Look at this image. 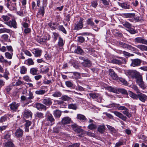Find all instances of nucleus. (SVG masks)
I'll return each mask as SVG.
<instances>
[{"label":"nucleus","mask_w":147,"mask_h":147,"mask_svg":"<svg viewBox=\"0 0 147 147\" xmlns=\"http://www.w3.org/2000/svg\"><path fill=\"white\" fill-rule=\"evenodd\" d=\"M83 52V50L79 46L75 50V52L78 54H82Z\"/></svg>","instance_id":"nucleus-43"},{"label":"nucleus","mask_w":147,"mask_h":147,"mask_svg":"<svg viewBox=\"0 0 147 147\" xmlns=\"http://www.w3.org/2000/svg\"><path fill=\"white\" fill-rule=\"evenodd\" d=\"M28 96L27 97V101H28L29 104L32 102V100L33 99L34 96L33 93L30 91L29 92Z\"/></svg>","instance_id":"nucleus-22"},{"label":"nucleus","mask_w":147,"mask_h":147,"mask_svg":"<svg viewBox=\"0 0 147 147\" xmlns=\"http://www.w3.org/2000/svg\"><path fill=\"white\" fill-rule=\"evenodd\" d=\"M135 42L138 43L144 44L147 45V40H145L142 37H138L134 39Z\"/></svg>","instance_id":"nucleus-13"},{"label":"nucleus","mask_w":147,"mask_h":147,"mask_svg":"<svg viewBox=\"0 0 147 147\" xmlns=\"http://www.w3.org/2000/svg\"><path fill=\"white\" fill-rule=\"evenodd\" d=\"M38 71L37 68H32L30 69V73L33 75H36L37 74Z\"/></svg>","instance_id":"nucleus-26"},{"label":"nucleus","mask_w":147,"mask_h":147,"mask_svg":"<svg viewBox=\"0 0 147 147\" xmlns=\"http://www.w3.org/2000/svg\"><path fill=\"white\" fill-rule=\"evenodd\" d=\"M71 119L69 117H65L61 120V123L63 125L67 124L70 122Z\"/></svg>","instance_id":"nucleus-20"},{"label":"nucleus","mask_w":147,"mask_h":147,"mask_svg":"<svg viewBox=\"0 0 147 147\" xmlns=\"http://www.w3.org/2000/svg\"><path fill=\"white\" fill-rule=\"evenodd\" d=\"M48 91L47 87L43 86L42 87V89L40 90H37L35 91V93L37 95H43Z\"/></svg>","instance_id":"nucleus-8"},{"label":"nucleus","mask_w":147,"mask_h":147,"mask_svg":"<svg viewBox=\"0 0 147 147\" xmlns=\"http://www.w3.org/2000/svg\"><path fill=\"white\" fill-rule=\"evenodd\" d=\"M42 51L38 49H34L33 50V53L36 57H39L41 56Z\"/></svg>","instance_id":"nucleus-16"},{"label":"nucleus","mask_w":147,"mask_h":147,"mask_svg":"<svg viewBox=\"0 0 147 147\" xmlns=\"http://www.w3.org/2000/svg\"><path fill=\"white\" fill-rule=\"evenodd\" d=\"M9 0H7L6 1L7 3L5 5L10 10H16V3H9Z\"/></svg>","instance_id":"nucleus-6"},{"label":"nucleus","mask_w":147,"mask_h":147,"mask_svg":"<svg viewBox=\"0 0 147 147\" xmlns=\"http://www.w3.org/2000/svg\"><path fill=\"white\" fill-rule=\"evenodd\" d=\"M23 79L25 81L28 82H32V80L30 79V77L27 76L26 75L23 77Z\"/></svg>","instance_id":"nucleus-53"},{"label":"nucleus","mask_w":147,"mask_h":147,"mask_svg":"<svg viewBox=\"0 0 147 147\" xmlns=\"http://www.w3.org/2000/svg\"><path fill=\"white\" fill-rule=\"evenodd\" d=\"M47 113L48 114L47 115L46 120L45 121V124L47 126H52L55 123V119L52 115L49 113V111H47Z\"/></svg>","instance_id":"nucleus-1"},{"label":"nucleus","mask_w":147,"mask_h":147,"mask_svg":"<svg viewBox=\"0 0 147 147\" xmlns=\"http://www.w3.org/2000/svg\"><path fill=\"white\" fill-rule=\"evenodd\" d=\"M50 38V36L49 35H48L46 38H40L39 39L40 40H38V41L39 42H44L46 40H49Z\"/></svg>","instance_id":"nucleus-40"},{"label":"nucleus","mask_w":147,"mask_h":147,"mask_svg":"<svg viewBox=\"0 0 147 147\" xmlns=\"http://www.w3.org/2000/svg\"><path fill=\"white\" fill-rule=\"evenodd\" d=\"M5 23L10 27H13L14 28H17L16 23L15 20H12Z\"/></svg>","instance_id":"nucleus-18"},{"label":"nucleus","mask_w":147,"mask_h":147,"mask_svg":"<svg viewBox=\"0 0 147 147\" xmlns=\"http://www.w3.org/2000/svg\"><path fill=\"white\" fill-rule=\"evenodd\" d=\"M138 99L142 102H144L147 100V96L144 94L139 92L138 94Z\"/></svg>","instance_id":"nucleus-10"},{"label":"nucleus","mask_w":147,"mask_h":147,"mask_svg":"<svg viewBox=\"0 0 147 147\" xmlns=\"http://www.w3.org/2000/svg\"><path fill=\"white\" fill-rule=\"evenodd\" d=\"M111 62L113 63L120 65L122 63V61L116 59H113L111 60Z\"/></svg>","instance_id":"nucleus-28"},{"label":"nucleus","mask_w":147,"mask_h":147,"mask_svg":"<svg viewBox=\"0 0 147 147\" xmlns=\"http://www.w3.org/2000/svg\"><path fill=\"white\" fill-rule=\"evenodd\" d=\"M133 18L131 19H129V20L131 22H138L140 21V17L139 16H135V15L133 17Z\"/></svg>","instance_id":"nucleus-34"},{"label":"nucleus","mask_w":147,"mask_h":147,"mask_svg":"<svg viewBox=\"0 0 147 147\" xmlns=\"http://www.w3.org/2000/svg\"><path fill=\"white\" fill-rule=\"evenodd\" d=\"M36 107L38 110H42V109L46 111L47 109L46 106L40 103H37L36 104Z\"/></svg>","instance_id":"nucleus-19"},{"label":"nucleus","mask_w":147,"mask_h":147,"mask_svg":"<svg viewBox=\"0 0 147 147\" xmlns=\"http://www.w3.org/2000/svg\"><path fill=\"white\" fill-rule=\"evenodd\" d=\"M2 33H9L10 32L11 30L6 28H1Z\"/></svg>","instance_id":"nucleus-63"},{"label":"nucleus","mask_w":147,"mask_h":147,"mask_svg":"<svg viewBox=\"0 0 147 147\" xmlns=\"http://www.w3.org/2000/svg\"><path fill=\"white\" fill-rule=\"evenodd\" d=\"M19 106V104L16 103V102H13L9 105L11 110L13 111H16L17 110Z\"/></svg>","instance_id":"nucleus-9"},{"label":"nucleus","mask_w":147,"mask_h":147,"mask_svg":"<svg viewBox=\"0 0 147 147\" xmlns=\"http://www.w3.org/2000/svg\"><path fill=\"white\" fill-rule=\"evenodd\" d=\"M109 75L114 80H117L118 79V76L116 74L113 69H109Z\"/></svg>","instance_id":"nucleus-11"},{"label":"nucleus","mask_w":147,"mask_h":147,"mask_svg":"<svg viewBox=\"0 0 147 147\" xmlns=\"http://www.w3.org/2000/svg\"><path fill=\"white\" fill-rule=\"evenodd\" d=\"M83 65L85 67H89L91 65V63L90 61L87 59L82 63Z\"/></svg>","instance_id":"nucleus-27"},{"label":"nucleus","mask_w":147,"mask_h":147,"mask_svg":"<svg viewBox=\"0 0 147 147\" xmlns=\"http://www.w3.org/2000/svg\"><path fill=\"white\" fill-rule=\"evenodd\" d=\"M53 114L55 118H59L61 115V112L60 111L56 110L53 111Z\"/></svg>","instance_id":"nucleus-23"},{"label":"nucleus","mask_w":147,"mask_h":147,"mask_svg":"<svg viewBox=\"0 0 147 147\" xmlns=\"http://www.w3.org/2000/svg\"><path fill=\"white\" fill-rule=\"evenodd\" d=\"M125 74L129 77L136 79L140 74V73L136 70H127L125 71Z\"/></svg>","instance_id":"nucleus-2"},{"label":"nucleus","mask_w":147,"mask_h":147,"mask_svg":"<svg viewBox=\"0 0 147 147\" xmlns=\"http://www.w3.org/2000/svg\"><path fill=\"white\" fill-rule=\"evenodd\" d=\"M86 22L88 25H90L92 26L94 25V23L93 22L92 19L91 18L88 19L87 20Z\"/></svg>","instance_id":"nucleus-45"},{"label":"nucleus","mask_w":147,"mask_h":147,"mask_svg":"<svg viewBox=\"0 0 147 147\" xmlns=\"http://www.w3.org/2000/svg\"><path fill=\"white\" fill-rule=\"evenodd\" d=\"M68 108L69 109L76 110L77 108V107L76 104H71L69 105Z\"/></svg>","instance_id":"nucleus-50"},{"label":"nucleus","mask_w":147,"mask_h":147,"mask_svg":"<svg viewBox=\"0 0 147 147\" xmlns=\"http://www.w3.org/2000/svg\"><path fill=\"white\" fill-rule=\"evenodd\" d=\"M136 82L142 88L144 89L146 86L143 81L142 76L140 74L136 78Z\"/></svg>","instance_id":"nucleus-5"},{"label":"nucleus","mask_w":147,"mask_h":147,"mask_svg":"<svg viewBox=\"0 0 147 147\" xmlns=\"http://www.w3.org/2000/svg\"><path fill=\"white\" fill-rule=\"evenodd\" d=\"M131 63L130 66L133 67L140 66L141 63V60L139 59H131Z\"/></svg>","instance_id":"nucleus-7"},{"label":"nucleus","mask_w":147,"mask_h":147,"mask_svg":"<svg viewBox=\"0 0 147 147\" xmlns=\"http://www.w3.org/2000/svg\"><path fill=\"white\" fill-rule=\"evenodd\" d=\"M120 81L125 85H127L128 84L127 82L124 79L120 78L119 79Z\"/></svg>","instance_id":"nucleus-56"},{"label":"nucleus","mask_w":147,"mask_h":147,"mask_svg":"<svg viewBox=\"0 0 147 147\" xmlns=\"http://www.w3.org/2000/svg\"><path fill=\"white\" fill-rule=\"evenodd\" d=\"M24 64L28 65H33L34 64V62L31 58H29L24 61Z\"/></svg>","instance_id":"nucleus-24"},{"label":"nucleus","mask_w":147,"mask_h":147,"mask_svg":"<svg viewBox=\"0 0 147 147\" xmlns=\"http://www.w3.org/2000/svg\"><path fill=\"white\" fill-rule=\"evenodd\" d=\"M105 106L108 108H113L115 107L119 110H125V109H127V108L125 107L121 106L119 104L115 103H113L108 105Z\"/></svg>","instance_id":"nucleus-4"},{"label":"nucleus","mask_w":147,"mask_h":147,"mask_svg":"<svg viewBox=\"0 0 147 147\" xmlns=\"http://www.w3.org/2000/svg\"><path fill=\"white\" fill-rule=\"evenodd\" d=\"M105 127L104 125H99L97 128V131L101 134L105 132Z\"/></svg>","instance_id":"nucleus-25"},{"label":"nucleus","mask_w":147,"mask_h":147,"mask_svg":"<svg viewBox=\"0 0 147 147\" xmlns=\"http://www.w3.org/2000/svg\"><path fill=\"white\" fill-rule=\"evenodd\" d=\"M5 57L9 59H11L12 58L13 55V53H9L8 52H6L5 54Z\"/></svg>","instance_id":"nucleus-41"},{"label":"nucleus","mask_w":147,"mask_h":147,"mask_svg":"<svg viewBox=\"0 0 147 147\" xmlns=\"http://www.w3.org/2000/svg\"><path fill=\"white\" fill-rule=\"evenodd\" d=\"M57 28L58 30L64 33L65 34H66L67 32L63 26L59 25L57 26Z\"/></svg>","instance_id":"nucleus-31"},{"label":"nucleus","mask_w":147,"mask_h":147,"mask_svg":"<svg viewBox=\"0 0 147 147\" xmlns=\"http://www.w3.org/2000/svg\"><path fill=\"white\" fill-rule=\"evenodd\" d=\"M84 134V135L86 134L89 136L92 137H95L96 136V135L94 133L89 131H85Z\"/></svg>","instance_id":"nucleus-42"},{"label":"nucleus","mask_w":147,"mask_h":147,"mask_svg":"<svg viewBox=\"0 0 147 147\" xmlns=\"http://www.w3.org/2000/svg\"><path fill=\"white\" fill-rule=\"evenodd\" d=\"M98 5V3L97 1H94L91 2V5L93 7L96 8Z\"/></svg>","instance_id":"nucleus-64"},{"label":"nucleus","mask_w":147,"mask_h":147,"mask_svg":"<svg viewBox=\"0 0 147 147\" xmlns=\"http://www.w3.org/2000/svg\"><path fill=\"white\" fill-rule=\"evenodd\" d=\"M77 119L82 121H85L86 119V118L84 115L80 114L77 115Z\"/></svg>","instance_id":"nucleus-35"},{"label":"nucleus","mask_w":147,"mask_h":147,"mask_svg":"<svg viewBox=\"0 0 147 147\" xmlns=\"http://www.w3.org/2000/svg\"><path fill=\"white\" fill-rule=\"evenodd\" d=\"M35 117L40 119H42L44 117L43 114L41 112H38L35 115Z\"/></svg>","instance_id":"nucleus-44"},{"label":"nucleus","mask_w":147,"mask_h":147,"mask_svg":"<svg viewBox=\"0 0 147 147\" xmlns=\"http://www.w3.org/2000/svg\"><path fill=\"white\" fill-rule=\"evenodd\" d=\"M15 134L17 138H20L22 137L23 134V131L20 128H18L16 130Z\"/></svg>","instance_id":"nucleus-12"},{"label":"nucleus","mask_w":147,"mask_h":147,"mask_svg":"<svg viewBox=\"0 0 147 147\" xmlns=\"http://www.w3.org/2000/svg\"><path fill=\"white\" fill-rule=\"evenodd\" d=\"M42 103L47 106H50L52 103L51 99L50 98H44L42 100Z\"/></svg>","instance_id":"nucleus-17"},{"label":"nucleus","mask_w":147,"mask_h":147,"mask_svg":"<svg viewBox=\"0 0 147 147\" xmlns=\"http://www.w3.org/2000/svg\"><path fill=\"white\" fill-rule=\"evenodd\" d=\"M122 24L124 26L127 28L128 29L129 28H130L131 26V24L127 22H123L122 23Z\"/></svg>","instance_id":"nucleus-54"},{"label":"nucleus","mask_w":147,"mask_h":147,"mask_svg":"<svg viewBox=\"0 0 147 147\" xmlns=\"http://www.w3.org/2000/svg\"><path fill=\"white\" fill-rule=\"evenodd\" d=\"M121 93L123 94H126L127 93V91L123 89L118 88V93Z\"/></svg>","instance_id":"nucleus-57"},{"label":"nucleus","mask_w":147,"mask_h":147,"mask_svg":"<svg viewBox=\"0 0 147 147\" xmlns=\"http://www.w3.org/2000/svg\"><path fill=\"white\" fill-rule=\"evenodd\" d=\"M65 84L66 86L69 87H72L73 86V84L70 81H67L65 82Z\"/></svg>","instance_id":"nucleus-58"},{"label":"nucleus","mask_w":147,"mask_h":147,"mask_svg":"<svg viewBox=\"0 0 147 147\" xmlns=\"http://www.w3.org/2000/svg\"><path fill=\"white\" fill-rule=\"evenodd\" d=\"M84 20L83 18H80L79 21L76 22L74 24V30H78L82 29L83 26Z\"/></svg>","instance_id":"nucleus-3"},{"label":"nucleus","mask_w":147,"mask_h":147,"mask_svg":"<svg viewBox=\"0 0 147 147\" xmlns=\"http://www.w3.org/2000/svg\"><path fill=\"white\" fill-rule=\"evenodd\" d=\"M90 97L92 98L93 99H96L98 97V94H97L95 93H90L89 94Z\"/></svg>","instance_id":"nucleus-46"},{"label":"nucleus","mask_w":147,"mask_h":147,"mask_svg":"<svg viewBox=\"0 0 147 147\" xmlns=\"http://www.w3.org/2000/svg\"><path fill=\"white\" fill-rule=\"evenodd\" d=\"M59 25V24L56 23H52L50 22L48 24V26L50 27V28L53 29L54 30L56 29L57 28L56 26H57Z\"/></svg>","instance_id":"nucleus-29"},{"label":"nucleus","mask_w":147,"mask_h":147,"mask_svg":"<svg viewBox=\"0 0 147 147\" xmlns=\"http://www.w3.org/2000/svg\"><path fill=\"white\" fill-rule=\"evenodd\" d=\"M108 90L111 92H113L114 93H118V88L112 87L111 86H109L108 88Z\"/></svg>","instance_id":"nucleus-32"},{"label":"nucleus","mask_w":147,"mask_h":147,"mask_svg":"<svg viewBox=\"0 0 147 147\" xmlns=\"http://www.w3.org/2000/svg\"><path fill=\"white\" fill-rule=\"evenodd\" d=\"M53 40L55 41H56L57 39V38L59 37V34L56 32H53Z\"/></svg>","instance_id":"nucleus-61"},{"label":"nucleus","mask_w":147,"mask_h":147,"mask_svg":"<svg viewBox=\"0 0 147 147\" xmlns=\"http://www.w3.org/2000/svg\"><path fill=\"white\" fill-rule=\"evenodd\" d=\"M32 113L30 110H25L24 111L23 115L24 117L31 119L32 118Z\"/></svg>","instance_id":"nucleus-15"},{"label":"nucleus","mask_w":147,"mask_h":147,"mask_svg":"<svg viewBox=\"0 0 147 147\" xmlns=\"http://www.w3.org/2000/svg\"><path fill=\"white\" fill-rule=\"evenodd\" d=\"M121 7L125 9H129V5L127 4L126 3H123L121 4Z\"/></svg>","instance_id":"nucleus-55"},{"label":"nucleus","mask_w":147,"mask_h":147,"mask_svg":"<svg viewBox=\"0 0 147 147\" xmlns=\"http://www.w3.org/2000/svg\"><path fill=\"white\" fill-rule=\"evenodd\" d=\"M113 113L116 116L121 119L122 120L125 121H126L127 117L121 113L117 111H114Z\"/></svg>","instance_id":"nucleus-14"},{"label":"nucleus","mask_w":147,"mask_h":147,"mask_svg":"<svg viewBox=\"0 0 147 147\" xmlns=\"http://www.w3.org/2000/svg\"><path fill=\"white\" fill-rule=\"evenodd\" d=\"M135 15V13H122L121 15V16L123 17L126 18H132Z\"/></svg>","instance_id":"nucleus-21"},{"label":"nucleus","mask_w":147,"mask_h":147,"mask_svg":"<svg viewBox=\"0 0 147 147\" xmlns=\"http://www.w3.org/2000/svg\"><path fill=\"white\" fill-rule=\"evenodd\" d=\"M96 127V126L93 123H91L88 126V128L91 130L95 129Z\"/></svg>","instance_id":"nucleus-47"},{"label":"nucleus","mask_w":147,"mask_h":147,"mask_svg":"<svg viewBox=\"0 0 147 147\" xmlns=\"http://www.w3.org/2000/svg\"><path fill=\"white\" fill-rule=\"evenodd\" d=\"M27 68L24 66H22L20 68V72L21 74H24L26 73Z\"/></svg>","instance_id":"nucleus-36"},{"label":"nucleus","mask_w":147,"mask_h":147,"mask_svg":"<svg viewBox=\"0 0 147 147\" xmlns=\"http://www.w3.org/2000/svg\"><path fill=\"white\" fill-rule=\"evenodd\" d=\"M7 119V117L6 116H4L1 117L0 119V122L1 123L5 122Z\"/></svg>","instance_id":"nucleus-59"},{"label":"nucleus","mask_w":147,"mask_h":147,"mask_svg":"<svg viewBox=\"0 0 147 147\" xmlns=\"http://www.w3.org/2000/svg\"><path fill=\"white\" fill-rule=\"evenodd\" d=\"M21 99L24 101V102L26 104H29L28 101H27V97H26L24 96H22L21 97Z\"/></svg>","instance_id":"nucleus-52"},{"label":"nucleus","mask_w":147,"mask_h":147,"mask_svg":"<svg viewBox=\"0 0 147 147\" xmlns=\"http://www.w3.org/2000/svg\"><path fill=\"white\" fill-rule=\"evenodd\" d=\"M107 127L112 134L115 133L117 131L113 127L108 125H107Z\"/></svg>","instance_id":"nucleus-37"},{"label":"nucleus","mask_w":147,"mask_h":147,"mask_svg":"<svg viewBox=\"0 0 147 147\" xmlns=\"http://www.w3.org/2000/svg\"><path fill=\"white\" fill-rule=\"evenodd\" d=\"M118 44L120 47L123 48H126L127 45L123 42L121 41L119 42Z\"/></svg>","instance_id":"nucleus-62"},{"label":"nucleus","mask_w":147,"mask_h":147,"mask_svg":"<svg viewBox=\"0 0 147 147\" xmlns=\"http://www.w3.org/2000/svg\"><path fill=\"white\" fill-rule=\"evenodd\" d=\"M129 96L134 99H138V94H136L131 92H130L129 93Z\"/></svg>","instance_id":"nucleus-38"},{"label":"nucleus","mask_w":147,"mask_h":147,"mask_svg":"<svg viewBox=\"0 0 147 147\" xmlns=\"http://www.w3.org/2000/svg\"><path fill=\"white\" fill-rule=\"evenodd\" d=\"M45 13V9L44 7H42L40 8L39 10L38 13L37 14L41 15L42 16H43Z\"/></svg>","instance_id":"nucleus-39"},{"label":"nucleus","mask_w":147,"mask_h":147,"mask_svg":"<svg viewBox=\"0 0 147 147\" xmlns=\"http://www.w3.org/2000/svg\"><path fill=\"white\" fill-rule=\"evenodd\" d=\"M136 46L142 51H147V47L146 46L144 45H140Z\"/></svg>","instance_id":"nucleus-30"},{"label":"nucleus","mask_w":147,"mask_h":147,"mask_svg":"<svg viewBox=\"0 0 147 147\" xmlns=\"http://www.w3.org/2000/svg\"><path fill=\"white\" fill-rule=\"evenodd\" d=\"M127 31L131 34H134L136 32V31L133 28H129Z\"/></svg>","instance_id":"nucleus-60"},{"label":"nucleus","mask_w":147,"mask_h":147,"mask_svg":"<svg viewBox=\"0 0 147 147\" xmlns=\"http://www.w3.org/2000/svg\"><path fill=\"white\" fill-rule=\"evenodd\" d=\"M74 131L77 133H80L81 134H84V133L83 130L79 127Z\"/></svg>","instance_id":"nucleus-49"},{"label":"nucleus","mask_w":147,"mask_h":147,"mask_svg":"<svg viewBox=\"0 0 147 147\" xmlns=\"http://www.w3.org/2000/svg\"><path fill=\"white\" fill-rule=\"evenodd\" d=\"M5 146L8 147H14V145L12 142L11 141H8L3 144Z\"/></svg>","instance_id":"nucleus-33"},{"label":"nucleus","mask_w":147,"mask_h":147,"mask_svg":"<svg viewBox=\"0 0 147 147\" xmlns=\"http://www.w3.org/2000/svg\"><path fill=\"white\" fill-rule=\"evenodd\" d=\"M128 110L127 108V109H125L124 111H123V113L126 115L129 118L131 116V114L128 112Z\"/></svg>","instance_id":"nucleus-48"},{"label":"nucleus","mask_w":147,"mask_h":147,"mask_svg":"<svg viewBox=\"0 0 147 147\" xmlns=\"http://www.w3.org/2000/svg\"><path fill=\"white\" fill-rule=\"evenodd\" d=\"M61 94L60 92H54L52 95L54 97H58L61 96Z\"/></svg>","instance_id":"nucleus-51"}]
</instances>
